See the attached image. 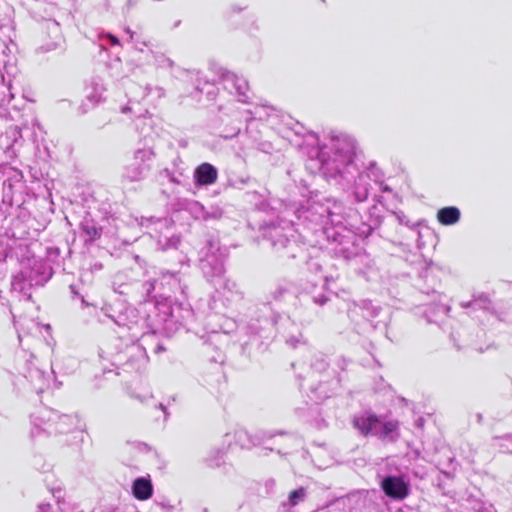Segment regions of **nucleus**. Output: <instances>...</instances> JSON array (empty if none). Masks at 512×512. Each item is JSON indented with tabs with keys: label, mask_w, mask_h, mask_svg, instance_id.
I'll list each match as a JSON object with an SVG mask.
<instances>
[{
	"label": "nucleus",
	"mask_w": 512,
	"mask_h": 512,
	"mask_svg": "<svg viewBox=\"0 0 512 512\" xmlns=\"http://www.w3.org/2000/svg\"><path fill=\"white\" fill-rule=\"evenodd\" d=\"M159 407L164 411V413H165V419H166V418H167L166 408H165L162 404H159Z\"/></svg>",
	"instance_id": "48"
},
{
	"label": "nucleus",
	"mask_w": 512,
	"mask_h": 512,
	"mask_svg": "<svg viewBox=\"0 0 512 512\" xmlns=\"http://www.w3.org/2000/svg\"><path fill=\"white\" fill-rule=\"evenodd\" d=\"M283 293H284V289H282V288L277 289V291H275V293H274V299L277 300L278 298H280L282 296Z\"/></svg>",
	"instance_id": "41"
},
{
	"label": "nucleus",
	"mask_w": 512,
	"mask_h": 512,
	"mask_svg": "<svg viewBox=\"0 0 512 512\" xmlns=\"http://www.w3.org/2000/svg\"><path fill=\"white\" fill-rule=\"evenodd\" d=\"M133 496L141 501L148 500L153 495V485L151 480L146 477H139L132 484Z\"/></svg>",
	"instance_id": "17"
},
{
	"label": "nucleus",
	"mask_w": 512,
	"mask_h": 512,
	"mask_svg": "<svg viewBox=\"0 0 512 512\" xmlns=\"http://www.w3.org/2000/svg\"><path fill=\"white\" fill-rule=\"evenodd\" d=\"M206 210L207 209H205V207L198 202H194L190 206V211L196 219L207 220L208 216L206 214Z\"/></svg>",
	"instance_id": "29"
},
{
	"label": "nucleus",
	"mask_w": 512,
	"mask_h": 512,
	"mask_svg": "<svg viewBox=\"0 0 512 512\" xmlns=\"http://www.w3.org/2000/svg\"><path fill=\"white\" fill-rule=\"evenodd\" d=\"M112 319L119 328L127 330V335L132 341L145 334L146 321L133 306H125L116 316H112Z\"/></svg>",
	"instance_id": "9"
},
{
	"label": "nucleus",
	"mask_w": 512,
	"mask_h": 512,
	"mask_svg": "<svg viewBox=\"0 0 512 512\" xmlns=\"http://www.w3.org/2000/svg\"><path fill=\"white\" fill-rule=\"evenodd\" d=\"M494 446L498 447L501 452L512 453V437H498L494 439Z\"/></svg>",
	"instance_id": "26"
},
{
	"label": "nucleus",
	"mask_w": 512,
	"mask_h": 512,
	"mask_svg": "<svg viewBox=\"0 0 512 512\" xmlns=\"http://www.w3.org/2000/svg\"><path fill=\"white\" fill-rule=\"evenodd\" d=\"M100 46L103 49H107V46H116L119 45V40L113 34L107 33L99 36Z\"/></svg>",
	"instance_id": "28"
},
{
	"label": "nucleus",
	"mask_w": 512,
	"mask_h": 512,
	"mask_svg": "<svg viewBox=\"0 0 512 512\" xmlns=\"http://www.w3.org/2000/svg\"><path fill=\"white\" fill-rule=\"evenodd\" d=\"M343 205L337 201L326 203L308 201L307 206L297 209V219L307 229L321 232L335 244V252L346 259L358 253V235L355 226L343 216Z\"/></svg>",
	"instance_id": "2"
},
{
	"label": "nucleus",
	"mask_w": 512,
	"mask_h": 512,
	"mask_svg": "<svg viewBox=\"0 0 512 512\" xmlns=\"http://www.w3.org/2000/svg\"><path fill=\"white\" fill-rule=\"evenodd\" d=\"M251 328H252V330H253V333H257V332H258V328L253 327V326H251Z\"/></svg>",
	"instance_id": "52"
},
{
	"label": "nucleus",
	"mask_w": 512,
	"mask_h": 512,
	"mask_svg": "<svg viewBox=\"0 0 512 512\" xmlns=\"http://www.w3.org/2000/svg\"><path fill=\"white\" fill-rule=\"evenodd\" d=\"M158 279V286L164 288H168L170 290L175 289L180 284V279L177 274L170 272H161V278Z\"/></svg>",
	"instance_id": "22"
},
{
	"label": "nucleus",
	"mask_w": 512,
	"mask_h": 512,
	"mask_svg": "<svg viewBox=\"0 0 512 512\" xmlns=\"http://www.w3.org/2000/svg\"><path fill=\"white\" fill-rule=\"evenodd\" d=\"M261 110L262 108H256L254 112H251L253 114V118L256 119H262V114H261Z\"/></svg>",
	"instance_id": "39"
},
{
	"label": "nucleus",
	"mask_w": 512,
	"mask_h": 512,
	"mask_svg": "<svg viewBox=\"0 0 512 512\" xmlns=\"http://www.w3.org/2000/svg\"><path fill=\"white\" fill-rule=\"evenodd\" d=\"M260 311L262 312V316H261V323L263 325H268V324H271V325H275L277 324V317L272 308L267 305V304H263L262 307L260 308Z\"/></svg>",
	"instance_id": "25"
},
{
	"label": "nucleus",
	"mask_w": 512,
	"mask_h": 512,
	"mask_svg": "<svg viewBox=\"0 0 512 512\" xmlns=\"http://www.w3.org/2000/svg\"><path fill=\"white\" fill-rule=\"evenodd\" d=\"M379 311L380 309L371 302H363L361 305L354 303L348 308V316L354 321H357L358 316L371 320L379 314Z\"/></svg>",
	"instance_id": "16"
},
{
	"label": "nucleus",
	"mask_w": 512,
	"mask_h": 512,
	"mask_svg": "<svg viewBox=\"0 0 512 512\" xmlns=\"http://www.w3.org/2000/svg\"><path fill=\"white\" fill-rule=\"evenodd\" d=\"M134 397L139 399L141 402H144L148 398V396L140 397L139 395H134Z\"/></svg>",
	"instance_id": "47"
},
{
	"label": "nucleus",
	"mask_w": 512,
	"mask_h": 512,
	"mask_svg": "<svg viewBox=\"0 0 512 512\" xmlns=\"http://www.w3.org/2000/svg\"><path fill=\"white\" fill-rule=\"evenodd\" d=\"M356 155L357 143L352 136L331 132L323 143L318 144L319 170L357 203L368 199L372 183L379 185L382 192H390V187L383 183V173L376 163L371 162L361 169L356 163Z\"/></svg>",
	"instance_id": "1"
},
{
	"label": "nucleus",
	"mask_w": 512,
	"mask_h": 512,
	"mask_svg": "<svg viewBox=\"0 0 512 512\" xmlns=\"http://www.w3.org/2000/svg\"><path fill=\"white\" fill-rule=\"evenodd\" d=\"M353 426L363 436H376L383 442H396L400 437L399 422L382 421L375 414L364 412L355 415Z\"/></svg>",
	"instance_id": "5"
},
{
	"label": "nucleus",
	"mask_w": 512,
	"mask_h": 512,
	"mask_svg": "<svg viewBox=\"0 0 512 512\" xmlns=\"http://www.w3.org/2000/svg\"><path fill=\"white\" fill-rule=\"evenodd\" d=\"M49 277L45 263L40 258L32 257L21 263V270L13 276L11 287L14 292L22 294L29 301L31 288L44 285Z\"/></svg>",
	"instance_id": "4"
},
{
	"label": "nucleus",
	"mask_w": 512,
	"mask_h": 512,
	"mask_svg": "<svg viewBox=\"0 0 512 512\" xmlns=\"http://www.w3.org/2000/svg\"><path fill=\"white\" fill-rule=\"evenodd\" d=\"M214 286L217 290H227L228 292H239L238 284L235 281H232L230 279L224 278V276L221 277V280H216L213 282Z\"/></svg>",
	"instance_id": "24"
},
{
	"label": "nucleus",
	"mask_w": 512,
	"mask_h": 512,
	"mask_svg": "<svg viewBox=\"0 0 512 512\" xmlns=\"http://www.w3.org/2000/svg\"><path fill=\"white\" fill-rule=\"evenodd\" d=\"M25 377L30 381L37 393H42L50 385V373L40 369L32 360L27 363V374Z\"/></svg>",
	"instance_id": "13"
},
{
	"label": "nucleus",
	"mask_w": 512,
	"mask_h": 512,
	"mask_svg": "<svg viewBox=\"0 0 512 512\" xmlns=\"http://www.w3.org/2000/svg\"><path fill=\"white\" fill-rule=\"evenodd\" d=\"M235 436H236L237 440L240 442V445L242 447H248L249 446L248 444H246L243 441L245 438H248V434L245 431H238V432H236Z\"/></svg>",
	"instance_id": "34"
},
{
	"label": "nucleus",
	"mask_w": 512,
	"mask_h": 512,
	"mask_svg": "<svg viewBox=\"0 0 512 512\" xmlns=\"http://www.w3.org/2000/svg\"><path fill=\"white\" fill-rule=\"evenodd\" d=\"M166 222H167L166 219H158V218L156 219V218L151 217V218H147V219L142 218V221L140 224L142 226H144V225L149 226V224H156V225L162 227V226L166 225Z\"/></svg>",
	"instance_id": "31"
},
{
	"label": "nucleus",
	"mask_w": 512,
	"mask_h": 512,
	"mask_svg": "<svg viewBox=\"0 0 512 512\" xmlns=\"http://www.w3.org/2000/svg\"><path fill=\"white\" fill-rule=\"evenodd\" d=\"M307 496L306 489L303 487H300L296 490H293L290 492L288 499L286 502L282 503L283 507L289 506L294 507L298 505L300 502H303Z\"/></svg>",
	"instance_id": "23"
},
{
	"label": "nucleus",
	"mask_w": 512,
	"mask_h": 512,
	"mask_svg": "<svg viewBox=\"0 0 512 512\" xmlns=\"http://www.w3.org/2000/svg\"><path fill=\"white\" fill-rule=\"evenodd\" d=\"M275 482L274 480H269L266 482V486L272 488L274 486Z\"/></svg>",
	"instance_id": "45"
},
{
	"label": "nucleus",
	"mask_w": 512,
	"mask_h": 512,
	"mask_svg": "<svg viewBox=\"0 0 512 512\" xmlns=\"http://www.w3.org/2000/svg\"><path fill=\"white\" fill-rule=\"evenodd\" d=\"M285 340H286V343L289 344L290 346L296 347V345L301 342V335L300 334H298V335H293V334L286 335L285 336Z\"/></svg>",
	"instance_id": "33"
},
{
	"label": "nucleus",
	"mask_w": 512,
	"mask_h": 512,
	"mask_svg": "<svg viewBox=\"0 0 512 512\" xmlns=\"http://www.w3.org/2000/svg\"><path fill=\"white\" fill-rule=\"evenodd\" d=\"M226 257V250L221 249L217 241H209L201 251L200 268L211 283L221 280V277L224 276Z\"/></svg>",
	"instance_id": "7"
},
{
	"label": "nucleus",
	"mask_w": 512,
	"mask_h": 512,
	"mask_svg": "<svg viewBox=\"0 0 512 512\" xmlns=\"http://www.w3.org/2000/svg\"><path fill=\"white\" fill-rule=\"evenodd\" d=\"M296 232L292 221H283L279 224H271L265 232V236L271 241L272 246L277 249H288L287 255L296 256L297 247Z\"/></svg>",
	"instance_id": "8"
},
{
	"label": "nucleus",
	"mask_w": 512,
	"mask_h": 512,
	"mask_svg": "<svg viewBox=\"0 0 512 512\" xmlns=\"http://www.w3.org/2000/svg\"><path fill=\"white\" fill-rule=\"evenodd\" d=\"M10 132L12 133L13 136H17L20 134V131L17 129V127L11 128Z\"/></svg>",
	"instance_id": "44"
},
{
	"label": "nucleus",
	"mask_w": 512,
	"mask_h": 512,
	"mask_svg": "<svg viewBox=\"0 0 512 512\" xmlns=\"http://www.w3.org/2000/svg\"><path fill=\"white\" fill-rule=\"evenodd\" d=\"M178 243H179L178 237H171L167 240V245H166V247H164V249H168L170 247L176 248Z\"/></svg>",
	"instance_id": "37"
},
{
	"label": "nucleus",
	"mask_w": 512,
	"mask_h": 512,
	"mask_svg": "<svg viewBox=\"0 0 512 512\" xmlns=\"http://www.w3.org/2000/svg\"><path fill=\"white\" fill-rule=\"evenodd\" d=\"M14 325L17 329L18 339L21 342L22 336L25 334H31L34 330H39V324L33 319H26L20 317L19 319L13 314Z\"/></svg>",
	"instance_id": "19"
},
{
	"label": "nucleus",
	"mask_w": 512,
	"mask_h": 512,
	"mask_svg": "<svg viewBox=\"0 0 512 512\" xmlns=\"http://www.w3.org/2000/svg\"><path fill=\"white\" fill-rule=\"evenodd\" d=\"M147 122H151L150 118H147V117H141L138 119V122H137V127L139 126L140 123H143L144 125L147 124Z\"/></svg>",
	"instance_id": "40"
},
{
	"label": "nucleus",
	"mask_w": 512,
	"mask_h": 512,
	"mask_svg": "<svg viewBox=\"0 0 512 512\" xmlns=\"http://www.w3.org/2000/svg\"><path fill=\"white\" fill-rule=\"evenodd\" d=\"M224 451L216 450L212 451L211 454L206 458V462L210 467H219L223 461Z\"/></svg>",
	"instance_id": "27"
},
{
	"label": "nucleus",
	"mask_w": 512,
	"mask_h": 512,
	"mask_svg": "<svg viewBox=\"0 0 512 512\" xmlns=\"http://www.w3.org/2000/svg\"><path fill=\"white\" fill-rule=\"evenodd\" d=\"M126 34L129 36V40L130 41H134V38H135V33L133 31H131L129 28H127L125 30Z\"/></svg>",
	"instance_id": "42"
},
{
	"label": "nucleus",
	"mask_w": 512,
	"mask_h": 512,
	"mask_svg": "<svg viewBox=\"0 0 512 512\" xmlns=\"http://www.w3.org/2000/svg\"><path fill=\"white\" fill-rule=\"evenodd\" d=\"M158 320L162 329L168 335L177 332L181 327L188 325L193 318V311L188 306L179 303L161 302L157 304Z\"/></svg>",
	"instance_id": "6"
},
{
	"label": "nucleus",
	"mask_w": 512,
	"mask_h": 512,
	"mask_svg": "<svg viewBox=\"0 0 512 512\" xmlns=\"http://www.w3.org/2000/svg\"><path fill=\"white\" fill-rule=\"evenodd\" d=\"M51 492H52L53 497L57 500V502H60V501H61V499H63V498H64V494H65V492H64V490H63V489H61L60 487H58V488H53Z\"/></svg>",
	"instance_id": "35"
},
{
	"label": "nucleus",
	"mask_w": 512,
	"mask_h": 512,
	"mask_svg": "<svg viewBox=\"0 0 512 512\" xmlns=\"http://www.w3.org/2000/svg\"><path fill=\"white\" fill-rule=\"evenodd\" d=\"M460 210L455 206L441 208L437 212V220L445 226L454 225L460 220Z\"/></svg>",
	"instance_id": "18"
},
{
	"label": "nucleus",
	"mask_w": 512,
	"mask_h": 512,
	"mask_svg": "<svg viewBox=\"0 0 512 512\" xmlns=\"http://www.w3.org/2000/svg\"><path fill=\"white\" fill-rule=\"evenodd\" d=\"M37 512H51V506L48 503H41L38 505Z\"/></svg>",
	"instance_id": "38"
},
{
	"label": "nucleus",
	"mask_w": 512,
	"mask_h": 512,
	"mask_svg": "<svg viewBox=\"0 0 512 512\" xmlns=\"http://www.w3.org/2000/svg\"><path fill=\"white\" fill-rule=\"evenodd\" d=\"M81 302H82V304H83L84 306H86V307H88V306H90V305H91L89 302H87V301L85 300V298H84V297H81Z\"/></svg>",
	"instance_id": "46"
},
{
	"label": "nucleus",
	"mask_w": 512,
	"mask_h": 512,
	"mask_svg": "<svg viewBox=\"0 0 512 512\" xmlns=\"http://www.w3.org/2000/svg\"><path fill=\"white\" fill-rule=\"evenodd\" d=\"M154 153L150 148L135 151L131 162L124 168L123 177L129 181H140L151 169Z\"/></svg>",
	"instance_id": "10"
},
{
	"label": "nucleus",
	"mask_w": 512,
	"mask_h": 512,
	"mask_svg": "<svg viewBox=\"0 0 512 512\" xmlns=\"http://www.w3.org/2000/svg\"><path fill=\"white\" fill-rule=\"evenodd\" d=\"M81 230L87 236L89 241H94L101 236V228L96 225L94 220L89 218H84L81 222Z\"/></svg>",
	"instance_id": "21"
},
{
	"label": "nucleus",
	"mask_w": 512,
	"mask_h": 512,
	"mask_svg": "<svg viewBox=\"0 0 512 512\" xmlns=\"http://www.w3.org/2000/svg\"><path fill=\"white\" fill-rule=\"evenodd\" d=\"M312 299H313V302L318 305H324L328 300V298L322 293H320L318 295H314L312 297Z\"/></svg>",
	"instance_id": "36"
},
{
	"label": "nucleus",
	"mask_w": 512,
	"mask_h": 512,
	"mask_svg": "<svg viewBox=\"0 0 512 512\" xmlns=\"http://www.w3.org/2000/svg\"><path fill=\"white\" fill-rule=\"evenodd\" d=\"M221 81L224 89L235 95L239 102L247 103L249 101L250 90L246 79L231 71H224L221 74Z\"/></svg>",
	"instance_id": "11"
},
{
	"label": "nucleus",
	"mask_w": 512,
	"mask_h": 512,
	"mask_svg": "<svg viewBox=\"0 0 512 512\" xmlns=\"http://www.w3.org/2000/svg\"><path fill=\"white\" fill-rule=\"evenodd\" d=\"M207 220L208 219H219L222 216V210L218 207H211L210 210H206Z\"/></svg>",
	"instance_id": "32"
},
{
	"label": "nucleus",
	"mask_w": 512,
	"mask_h": 512,
	"mask_svg": "<svg viewBox=\"0 0 512 512\" xmlns=\"http://www.w3.org/2000/svg\"><path fill=\"white\" fill-rule=\"evenodd\" d=\"M193 177L196 186H209L217 181L218 171L212 164L202 163L195 169Z\"/></svg>",
	"instance_id": "14"
},
{
	"label": "nucleus",
	"mask_w": 512,
	"mask_h": 512,
	"mask_svg": "<svg viewBox=\"0 0 512 512\" xmlns=\"http://www.w3.org/2000/svg\"><path fill=\"white\" fill-rule=\"evenodd\" d=\"M162 350H164V348H163L162 346H158V347L156 348V352H159V351H162Z\"/></svg>",
	"instance_id": "51"
},
{
	"label": "nucleus",
	"mask_w": 512,
	"mask_h": 512,
	"mask_svg": "<svg viewBox=\"0 0 512 512\" xmlns=\"http://www.w3.org/2000/svg\"><path fill=\"white\" fill-rule=\"evenodd\" d=\"M125 86L127 89L126 96L128 98V104L121 108L122 113H128L133 111L132 104L139 103L142 99H144L147 96L148 92L150 91L149 87H143L130 81L127 82Z\"/></svg>",
	"instance_id": "15"
},
{
	"label": "nucleus",
	"mask_w": 512,
	"mask_h": 512,
	"mask_svg": "<svg viewBox=\"0 0 512 512\" xmlns=\"http://www.w3.org/2000/svg\"><path fill=\"white\" fill-rule=\"evenodd\" d=\"M105 88L101 81L93 80L91 85L87 88L86 98L93 104L100 102L103 99Z\"/></svg>",
	"instance_id": "20"
},
{
	"label": "nucleus",
	"mask_w": 512,
	"mask_h": 512,
	"mask_svg": "<svg viewBox=\"0 0 512 512\" xmlns=\"http://www.w3.org/2000/svg\"><path fill=\"white\" fill-rule=\"evenodd\" d=\"M158 285V279L153 278L143 284V291L146 297H150Z\"/></svg>",
	"instance_id": "30"
},
{
	"label": "nucleus",
	"mask_w": 512,
	"mask_h": 512,
	"mask_svg": "<svg viewBox=\"0 0 512 512\" xmlns=\"http://www.w3.org/2000/svg\"><path fill=\"white\" fill-rule=\"evenodd\" d=\"M84 424L77 414H59L57 411L41 409L32 416L31 434L49 435L82 432Z\"/></svg>",
	"instance_id": "3"
},
{
	"label": "nucleus",
	"mask_w": 512,
	"mask_h": 512,
	"mask_svg": "<svg viewBox=\"0 0 512 512\" xmlns=\"http://www.w3.org/2000/svg\"><path fill=\"white\" fill-rule=\"evenodd\" d=\"M381 488L391 499L403 500L409 494V483L400 476H386L381 481Z\"/></svg>",
	"instance_id": "12"
},
{
	"label": "nucleus",
	"mask_w": 512,
	"mask_h": 512,
	"mask_svg": "<svg viewBox=\"0 0 512 512\" xmlns=\"http://www.w3.org/2000/svg\"><path fill=\"white\" fill-rule=\"evenodd\" d=\"M438 310H439L440 312L444 313V314H447V313H448V311H449V307H447L446 305H440V306L438 307Z\"/></svg>",
	"instance_id": "43"
},
{
	"label": "nucleus",
	"mask_w": 512,
	"mask_h": 512,
	"mask_svg": "<svg viewBox=\"0 0 512 512\" xmlns=\"http://www.w3.org/2000/svg\"><path fill=\"white\" fill-rule=\"evenodd\" d=\"M70 289H71L72 293L76 294V291L74 290V286L71 285Z\"/></svg>",
	"instance_id": "53"
},
{
	"label": "nucleus",
	"mask_w": 512,
	"mask_h": 512,
	"mask_svg": "<svg viewBox=\"0 0 512 512\" xmlns=\"http://www.w3.org/2000/svg\"><path fill=\"white\" fill-rule=\"evenodd\" d=\"M374 199H375V201H376V202H379V203H381V202H382V200H381V196H377V195H375V196H374Z\"/></svg>",
	"instance_id": "49"
},
{
	"label": "nucleus",
	"mask_w": 512,
	"mask_h": 512,
	"mask_svg": "<svg viewBox=\"0 0 512 512\" xmlns=\"http://www.w3.org/2000/svg\"><path fill=\"white\" fill-rule=\"evenodd\" d=\"M285 323H286L288 326L295 327V324H294V323H290L289 319H285Z\"/></svg>",
	"instance_id": "50"
}]
</instances>
